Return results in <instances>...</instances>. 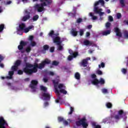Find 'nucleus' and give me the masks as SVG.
<instances>
[{"instance_id": "0e129e2a", "label": "nucleus", "mask_w": 128, "mask_h": 128, "mask_svg": "<svg viewBox=\"0 0 128 128\" xmlns=\"http://www.w3.org/2000/svg\"><path fill=\"white\" fill-rule=\"evenodd\" d=\"M90 36V33L88 32H86V38H89Z\"/></svg>"}, {"instance_id": "4be33fe9", "label": "nucleus", "mask_w": 128, "mask_h": 128, "mask_svg": "<svg viewBox=\"0 0 128 128\" xmlns=\"http://www.w3.org/2000/svg\"><path fill=\"white\" fill-rule=\"evenodd\" d=\"M58 86V88H59V90H63V88H66V86L64 84H58V82L57 86ZM57 88H58V86H57Z\"/></svg>"}, {"instance_id": "cd10ccee", "label": "nucleus", "mask_w": 128, "mask_h": 128, "mask_svg": "<svg viewBox=\"0 0 128 128\" xmlns=\"http://www.w3.org/2000/svg\"><path fill=\"white\" fill-rule=\"evenodd\" d=\"M39 18H40V16H38V15L36 14V15L33 16L32 20L33 22H36V20H38Z\"/></svg>"}, {"instance_id": "bb28decb", "label": "nucleus", "mask_w": 128, "mask_h": 128, "mask_svg": "<svg viewBox=\"0 0 128 128\" xmlns=\"http://www.w3.org/2000/svg\"><path fill=\"white\" fill-rule=\"evenodd\" d=\"M74 76H75V78H76V80H80V73L76 72Z\"/></svg>"}, {"instance_id": "c756f323", "label": "nucleus", "mask_w": 128, "mask_h": 128, "mask_svg": "<svg viewBox=\"0 0 128 128\" xmlns=\"http://www.w3.org/2000/svg\"><path fill=\"white\" fill-rule=\"evenodd\" d=\"M40 88L41 90H42L44 92H46V90H48V88H46L42 86H40Z\"/></svg>"}, {"instance_id": "a18cd8bd", "label": "nucleus", "mask_w": 128, "mask_h": 128, "mask_svg": "<svg viewBox=\"0 0 128 128\" xmlns=\"http://www.w3.org/2000/svg\"><path fill=\"white\" fill-rule=\"evenodd\" d=\"M96 73L97 74H98V76H102V70H97Z\"/></svg>"}, {"instance_id": "7ed1b4c3", "label": "nucleus", "mask_w": 128, "mask_h": 128, "mask_svg": "<svg viewBox=\"0 0 128 128\" xmlns=\"http://www.w3.org/2000/svg\"><path fill=\"white\" fill-rule=\"evenodd\" d=\"M87 122L86 117H84L79 120L76 122V124L77 126H82L83 128H86L88 126V123Z\"/></svg>"}, {"instance_id": "2eb2a0df", "label": "nucleus", "mask_w": 128, "mask_h": 128, "mask_svg": "<svg viewBox=\"0 0 128 128\" xmlns=\"http://www.w3.org/2000/svg\"><path fill=\"white\" fill-rule=\"evenodd\" d=\"M114 32H116V36H119V38H122V34L120 32V30L118 28L116 27L114 28Z\"/></svg>"}, {"instance_id": "f8f14e48", "label": "nucleus", "mask_w": 128, "mask_h": 128, "mask_svg": "<svg viewBox=\"0 0 128 128\" xmlns=\"http://www.w3.org/2000/svg\"><path fill=\"white\" fill-rule=\"evenodd\" d=\"M84 46H96V44H94L92 41H90L88 40H86L84 41L83 42Z\"/></svg>"}, {"instance_id": "13d9d810", "label": "nucleus", "mask_w": 128, "mask_h": 128, "mask_svg": "<svg viewBox=\"0 0 128 128\" xmlns=\"http://www.w3.org/2000/svg\"><path fill=\"white\" fill-rule=\"evenodd\" d=\"M4 56L0 55V62H2V60H4Z\"/></svg>"}, {"instance_id": "4d7b16f0", "label": "nucleus", "mask_w": 128, "mask_h": 128, "mask_svg": "<svg viewBox=\"0 0 128 128\" xmlns=\"http://www.w3.org/2000/svg\"><path fill=\"white\" fill-rule=\"evenodd\" d=\"M72 58H74V56H72L70 55L68 56V60H72Z\"/></svg>"}, {"instance_id": "09e8293b", "label": "nucleus", "mask_w": 128, "mask_h": 128, "mask_svg": "<svg viewBox=\"0 0 128 128\" xmlns=\"http://www.w3.org/2000/svg\"><path fill=\"white\" fill-rule=\"evenodd\" d=\"M63 124L64 126H68V124H70V123H68V122L66 120H64L63 121Z\"/></svg>"}, {"instance_id": "de8ad7c7", "label": "nucleus", "mask_w": 128, "mask_h": 128, "mask_svg": "<svg viewBox=\"0 0 128 128\" xmlns=\"http://www.w3.org/2000/svg\"><path fill=\"white\" fill-rule=\"evenodd\" d=\"M70 112H68V114H72V112H74V108H72V106L70 107Z\"/></svg>"}, {"instance_id": "1a4fd4ad", "label": "nucleus", "mask_w": 128, "mask_h": 128, "mask_svg": "<svg viewBox=\"0 0 128 128\" xmlns=\"http://www.w3.org/2000/svg\"><path fill=\"white\" fill-rule=\"evenodd\" d=\"M28 44V42L21 40L20 42V45L18 46V50H24V46H26Z\"/></svg>"}, {"instance_id": "2f4dec72", "label": "nucleus", "mask_w": 128, "mask_h": 128, "mask_svg": "<svg viewBox=\"0 0 128 128\" xmlns=\"http://www.w3.org/2000/svg\"><path fill=\"white\" fill-rule=\"evenodd\" d=\"M11 70H13V72H16V70H18V66L16 65L12 66Z\"/></svg>"}, {"instance_id": "bf43d9fd", "label": "nucleus", "mask_w": 128, "mask_h": 128, "mask_svg": "<svg viewBox=\"0 0 128 128\" xmlns=\"http://www.w3.org/2000/svg\"><path fill=\"white\" fill-rule=\"evenodd\" d=\"M26 60H28V57H24V62L26 64H26H29L28 62H27Z\"/></svg>"}, {"instance_id": "393cba45", "label": "nucleus", "mask_w": 128, "mask_h": 128, "mask_svg": "<svg viewBox=\"0 0 128 128\" xmlns=\"http://www.w3.org/2000/svg\"><path fill=\"white\" fill-rule=\"evenodd\" d=\"M92 126L93 128H102L100 125H96V123L94 122L92 123Z\"/></svg>"}, {"instance_id": "8fccbe9b", "label": "nucleus", "mask_w": 128, "mask_h": 128, "mask_svg": "<svg viewBox=\"0 0 128 128\" xmlns=\"http://www.w3.org/2000/svg\"><path fill=\"white\" fill-rule=\"evenodd\" d=\"M58 122H63L64 120V118H62V117H58Z\"/></svg>"}, {"instance_id": "e433bc0d", "label": "nucleus", "mask_w": 128, "mask_h": 128, "mask_svg": "<svg viewBox=\"0 0 128 128\" xmlns=\"http://www.w3.org/2000/svg\"><path fill=\"white\" fill-rule=\"evenodd\" d=\"M82 18H78L76 20V22L77 24H80V22H82Z\"/></svg>"}, {"instance_id": "473e14b6", "label": "nucleus", "mask_w": 128, "mask_h": 128, "mask_svg": "<svg viewBox=\"0 0 128 128\" xmlns=\"http://www.w3.org/2000/svg\"><path fill=\"white\" fill-rule=\"evenodd\" d=\"M43 48L44 50H48V48H50V46L48 44L44 45L43 46Z\"/></svg>"}, {"instance_id": "c85d7f7f", "label": "nucleus", "mask_w": 128, "mask_h": 128, "mask_svg": "<svg viewBox=\"0 0 128 128\" xmlns=\"http://www.w3.org/2000/svg\"><path fill=\"white\" fill-rule=\"evenodd\" d=\"M22 64V61H20V60H17L15 64H14V65L16 66H20V64Z\"/></svg>"}, {"instance_id": "f704fd0d", "label": "nucleus", "mask_w": 128, "mask_h": 128, "mask_svg": "<svg viewBox=\"0 0 128 128\" xmlns=\"http://www.w3.org/2000/svg\"><path fill=\"white\" fill-rule=\"evenodd\" d=\"M30 50H32V48L30 46H28L26 48V52L27 53L30 52Z\"/></svg>"}, {"instance_id": "ea45409f", "label": "nucleus", "mask_w": 128, "mask_h": 128, "mask_svg": "<svg viewBox=\"0 0 128 128\" xmlns=\"http://www.w3.org/2000/svg\"><path fill=\"white\" fill-rule=\"evenodd\" d=\"M124 38H128V31H124Z\"/></svg>"}, {"instance_id": "9b49d317", "label": "nucleus", "mask_w": 128, "mask_h": 128, "mask_svg": "<svg viewBox=\"0 0 128 128\" xmlns=\"http://www.w3.org/2000/svg\"><path fill=\"white\" fill-rule=\"evenodd\" d=\"M100 4L102 6H104V0H98V1H96L95 2L94 4V11L96 10V8H97L98 10V6Z\"/></svg>"}, {"instance_id": "aec40b11", "label": "nucleus", "mask_w": 128, "mask_h": 128, "mask_svg": "<svg viewBox=\"0 0 128 128\" xmlns=\"http://www.w3.org/2000/svg\"><path fill=\"white\" fill-rule=\"evenodd\" d=\"M14 74V71H9L8 72V76H6V78L7 80H12V76Z\"/></svg>"}, {"instance_id": "7c9ffc66", "label": "nucleus", "mask_w": 128, "mask_h": 128, "mask_svg": "<svg viewBox=\"0 0 128 128\" xmlns=\"http://www.w3.org/2000/svg\"><path fill=\"white\" fill-rule=\"evenodd\" d=\"M59 92H61V94H68V92H66L64 89H61Z\"/></svg>"}, {"instance_id": "69168bd1", "label": "nucleus", "mask_w": 128, "mask_h": 128, "mask_svg": "<svg viewBox=\"0 0 128 128\" xmlns=\"http://www.w3.org/2000/svg\"><path fill=\"white\" fill-rule=\"evenodd\" d=\"M48 78H43V82H48Z\"/></svg>"}, {"instance_id": "f257e3e1", "label": "nucleus", "mask_w": 128, "mask_h": 128, "mask_svg": "<svg viewBox=\"0 0 128 128\" xmlns=\"http://www.w3.org/2000/svg\"><path fill=\"white\" fill-rule=\"evenodd\" d=\"M52 62V61L48 58H46L42 60L41 63L38 64V63H34V64L26 63V68H23L24 72H25L26 74L30 76L32 74L38 72V68L39 70H42L44 68L46 64H50Z\"/></svg>"}, {"instance_id": "864d4df0", "label": "nucleus", "mask_w": 128, "mask_h": 128, "mask_svg": "<svg viewBox=\"0 0 128 128\" xmlns=\"http://www.w3.org/2000/svg\"><path fill=\"white\" fill-rule=\"evenodd\" d=\"M84 30L82 29L80 30V35L82 36H84Z\"/></svg>"}, {"instance_id": "4468645a", "label": "nucleus", "mask_w": 128, "mask_h": 128, "mask_svg": "<svg viewBox=\"0 0 128 128\" xmlns=\"http://www.w3.org/2000/svg\"><path fill=\"white\" fill-rule=\"evenodd\" d=\"M102 12V8H100V9H98V8H95V10H94V12H95V14H99V16H104V12Z\"/></svg>"}, {"instance_id": "a211bd4d", "label": "nucleus", "mask_w": 128, "mask_h": 128, "mask_svg": "<svg viewBox=\"0 0 128 128\" xmlns=\"http://www.w3.org/2000/svg\"><path fill=\"white\" fill-rule=\"evenodd\" d=\"M26 28V24L24 23H21L19 24V28L18 29V32H22Z\"/></svg>"}, {"instance_id": "423d86ee", "label": "nucleus", "mask_w": 128, "mask_h": 128, "mask_svg": "<svg viewBox=\"0 0 128 128\" xmlns=\"http://www.w3.org/2000/svg\"><path fill=\"white\" fill-rule=\"evenodd\" d=\"M53 84H54V88H55V92L56 94H57V100H62V98H60V91L58 90V82L54 80H52Z\"/></svg>"}, {"instance_id": "412c9836", "label": "nucleus", "mask_w": 128, "mask_h": 128, "mask_svg": "<svg viewBox=\"0 0 128 128\" xmlns=\"http://www.w3.org/2000/svg\"><path fill=\"white\" fill-rule=\"evenodd\" d=\"M32 28H34V26L32 25L29 26L28 28H25L24 29V32H30V30H32Z\"/></svg>"}, {"instance_id": "e2e57ef3", "label": "nucleus", "mask_w": 128, "mask_h": 128, "mask_svg": "<svg viewBox=\"0 0 128 128\" xmlns=\"http://www.w3.org/2000/svg\"><path fill=\"white\" fill-rule=\"evenodd\" d=\"M108 118H106L105 119L103 120L102 122H104V124H106V122H108Z\"/></svg>"}, {"instance_id": "79ce46f5", "label": "nucleus", "mask_w": 128, "mask_h": 128, "mask_svg": "<svg viewBox=\"0 0 128 128\" xmlns=\"http://www.w3.org/2000/svg\"><path fill=\"white\" fill-rule=\"evenodd\" d=\"M120 2L122 6L124 8V6H126V4H124V0H120Z\"/></svg>"}, {"instance_id": "c03bdc74", "label": "nucleus", "mask_w": 128, "mask_h": 128, "mask_svg": "<svg viewBox=\"0 0 128 128\" xmlns=\"http://www.w3.org/2000/svg\"><path fill=\"white\" fill-rule=\"evenodd\" d=\"M59 62H56V60H54L52 62V66H58Z\"/></svg>"}, {"instance_id": "338daca9", "label": "nucleus", "mask_w": 128, "mask_h": 128, "mask_svg": "<svg viewBox=\"0 0 128 128\" xmlns=\"http://www.w3.org/2000/svg\"><path fill=\"white\" fill-rule=\"evenodd\" d=\"M92 19L93 20H98V17L96 16H93L92 17Z\"/></svg>"}, {"instance_id": "6e6552de", "label": "nucleus", "mask_w": 128, "mask_h": 128, "mask_svg": "<svg viewBox=\"0 0 128 128\" xmlns=\"http://www.w3.org/2000/svg\"><path fill=\"white\" fill-rule=\"evenodd\" d=\"M6 126H8V122H6V121L4 120V117H0V128H6Z\"/></svg>"}, {"instance_id": "6ab92c4d", "label": "nucleus", "mask_w": 128, "mask_h": 128, "mask_svg": "<svg viewBox=\"0 0 128 128\" xmlns=\"http://www.w3.org/2000/svg\"><path fill=\"white\" fill-rule=\"evenodd\" d=\"M71 34L73 36H78V31H76V28H72L70 32Z\"/></svg>"}, {"instance_id": "39448f33", "label": "nucleus", "mask_w": 128, "mask_h": 128, "mask_svg": "<svg viewBox=\"0 0 128 128\" xmlns=\"http://www.w3.org/2000/svg\"><path fill=\"white\" fill-rule=\"evenodd\" d=\"M126 116V112H124V110H120L118 111V114L115 115L113 118L116 120V122H118L120 118H122Z\"/></svg>"}, {"instance_id": "5701e85b", "label": "nucleus", "mask_w": 128, "mask_h": 128, "mask_svg": "<svg viewBox=\"0 0 128 128\" xmlns=\"http://www.w3.org/2000/svg\"><path fill=\"white\" fill-rule=\"evenodd\" d=\"M76 10H75L74 12V13H72V12L68 13L69 16H70L71 18H76Z\"/></svg>"}, {"instance_id": "6e6d98bb", "label": "nucleus", "mask_w": 128, "mask_h": 128, "mask_svg": "<svg viewBox=\"0 0 128 128\" xmlns=\"http://www.w3.org/2000/svg\"><path fill=\"white\" fill-rule=\"evenodd\" d=\"M50 52H54V46L51 47L50 48Z\"/></svg>"}, {"instance_id": "dca6fc26", "label": "nucleus", "mask_w": 128, "mask_h": 128, "mask_svg": "<svg viewBox=\"0 0 128 128\" xmlns=\"http://www.w3.org/2000/svg\"><path fill=\"white\" fill-rule=\"evenodd\" d=\"M42 96L44 98V100H50V95L49 93L44 92Z\"/></svg>"}, {"instance_id": "ddd939ff", "label": "nucleus", "mask_w": 128, "mask_h": 128, "mask_svg": "<svg viewBox=\"0 0 128 128\" xmlns=\"http://www.w3.org/2000/svg\"><path fill=\"white\" fill-rule=\"evenodd\" d=\"M53 42L56 44H62V42L60 41V38L59 36L53 38Z\"/></svg>"}, {"instance_id": "0eeeda50", "label": "nucleus", "mask_w": 128, "mask_h": 128, "mask_svg": "<svg viewBox=\"0 0 128 128\" xmlns=\"http://www.w3.org/2000/svg\"><path fill=\"white\" fill-rule=\"evenodd\" d=\"M38 82L36 80H32L31 82V84H30V88L32 90V92H36V86H38Z\"/></svg>"}, {"instance_id": "58836bf2", "label": "nucleus", "mask_w": 128, "mask_h": 128, "mask_svg": "<svg viewBox=\"0 0 128 128\" xmlns=\"http://www.w3.org/2000/svg\"><path fill=\"white\" fill-rule=\"evenodd\" d=\"M104 66H105V64H104V62H101V64L98 65L99 68H104Z\"/></svg>"}, {"instance_id": "603ef678", "label": "nucleus", "mask_w": 128, "mask_h": 128, "mask_svg": "<svg viewBox=\"0 0 128 128\" xmlns=\"http://www.w3.org/2000/svg\"><path fill=\"white\" fill-rule=\"evenodd\" d=\"M116 16H117V18H118V20H120V18H122V14L118 13L116 14Z\"/></svg>"}, {"instance_id": "37998d69", "label": "nucleus", "mask_w": 128, "mask_h": 128, "mask_svg": "<svg viewBox=\"0 0 128 128\" xmlns=\"http://www.w3.org/2000/svg\"><path fill=\"white\" fill-rule=\"evenodd\" d=\"M57 46H58V50H62L64 49V47H62V46L61 44H57Z\"/></svg>"}, {"instance_id": "c9c22d12", "label": "nucleus", "mask_w": 128, "mask_h": 128, "mask_svg": "<svg viewBox=\"0 0 128 128\" xmlns=\"http://www.w3.org/2000/svg\"><path fill=\"white\" fill-rule=\"evenodd\" d=\"M122 72L124 74H126V72H128V70L126 68H122L121 70Z\"/></svg>"}, {"instance_id": "5fc2aeb1", "label": "nucleus", "mask_w": 128, "mask_h": 128, "mask_svg": "<svg viewBox=\"0 0 128 128\" xmlns=\"http://www.w3.org/2000/svg\"><path fill=\"white\" fill-rule=\"evenodd\" d=\"M78 55V52H76V53H73L72 56H73V58H76Z\"/></svg>"}, {"instance_id": "052dcab7", "label": "nucleus", "mask_w": 128, "mask_h": 128, "mask_svg": "<svg viewBox=\"0 0 128 128\" xmlns=\"http://www.w3.org/2000/svg\"><path fill=\"white\" fill-rule=\"evenodd\" d=\"M34 40V36H29V40H30V42H32V40Z\"/></svg>"}, {"instance_id": "20e7f679", "label": "nucleus", "mask_w": 128, "mask_h": 128, "mask_svg": "<svg viewBox=\"0 0 128 128\" xmlns=\"http://www.w3.org/2000/svg\"><path fill=\"white\" fill-rule=\"evenodd\" d=\"M92 78H94L92 82V84H94V86H96L97 84H106V82L104 78H100V80H98V78H96V74H92Z\"/></svg>"}, {"instance_id": "a19ab883", "label": "nucleus", "mask_w": 128, "mask_h": 128, "mask_svg": "<svg viewBox=\"0 0 128 128\" xmlns=\"http://www.w3.org/2000/svg\"><path fill=\"white\" fill-rule=\"evenodd\" d=\"M110 22H107L106 24V28L108 29L110 28Z\"/></svg>"}, {"instance_id": "a878e982", "label": "nucleus", "mask_w": 128, "mask_h": 128, "mask_svg": "<svg viewBox=\"0 0 128 128\" xmlns=\"http://www.w3.org/2000/svg\"><path fill=\"white\" fill-rule=\"evenodd\" d=\"M110 34V30H107L102 32V36H108Z\"/></svg>"}, {"instance_id": "72a5a7b5", "label": "nucleus", "mask_w": 128, "mask_h": 128, "mask_svg": "<svg viewBox=\"0 0 128 128\" xmlns=\"http://www.w3.org/2000/svg\"><path fill=\"white\" fill-rule=\"evenodd\" d=\"M106 106L108 108H112V104L110 102H108L106 104Z\"/></svg>"}, {"instance_id": "3c124183", "label": "nucleus", "mask_w": 128, "mask_h": 128, "mask_svg": "<svg viewBox=\"0 0 128 128\" xmlns=\"http://www.w3.org/2000/svg\"><path fill=\"white\" fill-rule=\"evenodd\" d=\"M108 20L109 22H114V18H112V16H108Z\"/></svg>"}, {"instance_id": "f03ea898", "label": "nucleus", "mask_w": 128, "mask_h": 128, "mask_svg": "<svg viewBox=\"0 0 128 128\" xmlns=\"http://www.w3.org/2000/svg\"><path fill=\"white\" fill-rule=\"evenodd\" d=\"M41 2L40 4H36L34 8L38 12H44V6H46L48 4H50L52 2V0H40Z\"/></svg>"}, {"instance_id": "4c0bfd02", "label": "nucleus", "mask_w": 128, "mask_h": 128, "mask_svg": "<svg viewBox=\"0 0 128 128\" xmlns=\"http://www.w3.org/2000/svg\"><path fill=\"white\" fill-rule=\"evenodd\" d=\"M102 94H108V89H106L104 88L102 89Z\"/></svg>"}, {"instance_id": "9d476101", "label": "nucleus", "mask_w": 128, "mask_h": 128, "mask_svg": "<svg viewBox=\"0 0 128 128\" xmlns=\"http://www.w3.org/2000/svg\"><path fill=\"white\" fill-rule=\"evenodd\" d=\"M25 13L27 14L25 15L22 18V22H26V20H30V12L28 11V10H26L25 11Z\"/></svg>"}, {"instance_id": "680f3d73", "label": "nucleus", "mask_w": 128, "mask_h": 128, "mask_svg": "<svg viewBox=\"0 0 128 128\" xmlns=\"http://www.w3.org/2000/svg\"><path fill=\"white\" fill-rule=\"evenodd\" d=\"M18 74H24V71L22 70H18Z\"/></svg>"}, {"instance_id": "f3484780", "label": "nucleus", "mask_w": 128, "mask_h": 128, "mask_svg": "<svg viewBox=\"0 0 128 128\" xmlns=\"http://www.w3.org/2000/svg\"><path fill=\"white\" fill-rule=\"evenodd\" d=\"M88 60H90V58L88 57L82 60V62H81L82 66H84V68L86 67V66H88Z\"/></svg>"}, {"instance_id": "774afa93", "label": "nucleus", "mask_w": 128, "mask_h": 128, "mask_svg": "<svg viewBox=\"0 0 128 128\" xmlns=\"http://www.w3.org/2000/svg\"><path fill=\"white\" fill-rule=\"evenodd\" d=\"M48 106V102H45L44 103V108Z\"/></svg>"}, {"instance_id": "b1692460", "label": "nucleus", "mask_w": 128, "mask_h": 128, "mask_svg": "<svg viewBox=\"0 0 128 128\" xmlns=\"http://www.w3.org/2000/svg\"><path fill=\"white\" fill-rule=\"evenodd\" d=\"M48 36H50L51 38H52L53 36H58V34H54V31L52 30L48 34Z\"/></svg>"}, {"instance_id": "49530a36", "label": "nucleus", "mask_w": 128, "mask_h": 128, "mask_svg": "<svg viewBox=\"0 0 128 128\" xmlns=\"http://www.w3.org/2000/svg\"><path fill=\"white\" fill-rule=\"evenodd\" d=\"M30 46H32V47L36 46V42H35L32 41L30 42Z\"/></svg>"}]
</instances>
